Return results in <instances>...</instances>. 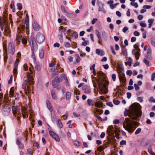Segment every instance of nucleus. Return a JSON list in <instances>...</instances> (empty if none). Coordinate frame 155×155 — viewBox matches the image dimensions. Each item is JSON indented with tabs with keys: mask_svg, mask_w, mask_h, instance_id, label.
<instances>
[{
	"mask_svg": "<svg viewBox=\"0 0 155 155\" xmlns=\"http://www.w3.org/2000/svg\"><path fill=\"white\" fill-rule=\"evenodd\" d=\"M49 133L50 135L56 141L59 142L60 141V139L59 137L54 132L51 130H50Z\"/></svg>",
	"mask_w": 155,
	"mask_h": 155,
	"instance_id": "6e6552de",
	"label": "nucleus"
},
{
	"mask_svg": "<svg viewBox=\"0 0 155 155\" xmlns=\"http://www.w3.org/2000/svg\"><path fill=\"white\" fill-rule=\"evenodd\" d=\"M22 37H18V36H17L16 38V43L17 44H18L20 43V42H21L22 40Z\"/></svg>",
	"mask_w": 155,
	"mask_h": 155,
	"instance_id": "393cba45",
	"label": "nucleus"
},
{
	"mask_svg": "<svg viewBox=\"0 0 155 155\" xmlns=\"http://www.w3.org/2000/svg\"><path fill=\"white\" fill-rule=\"evenodd\" d=\"M64 45L66 48H69L71 46L70 44L68 42L65 43Z\"/></svg>",
	"mask_w": 155,
	"mask_h": 155,
	"instance_id": "09e8293b",
	"label": "nucleus"
},
{
	"mask_svg": "<svg viewBox=\"0 0 155 155\" xmlns=\"http://www.w3.org/2000/svg\"><path fill=\"white\" fill-rule=\"evenodd\" d=\"M130 5L134 6L135 8H137L138 7V5L137 2H131L130 3Z\"/></svg>",
	"mask_w": 155,
	"mask_h": 155,
	"instance_id": "79ce46f5",
	"label": "nucleus"
},
{
	"mask_svg": "<svg viewBox=\"0 0 155 155\" xmlns=\"http://www.w3.org/2000/svg\"><path fill=\"white\" fill-rule=\"evenodd\" d=\"M120 144L121 145H125L126 144V141L125 140H122L121 142H120Z\"/></svg>",
	"mask_w": 155,
	"mask_h": 155,
	"instance_id": "864d4df0",
	"label": "nucleus"
},
{
	"mask_svg": "<svg viewBox=\"0 0 155 155\" xmlns=\"http://www.w3.org/2000/svg\"><path fill=\"white\" fill-rule=\"evenodd\" d=\"M114 103L116 105H118L119 104L120 101L118 100H113Z\"/></svg>",
	"mask_w": 155,
	"mask_h": 155,
	"instance_id": "6e6d98bb",
	"label": "nucleus"
},
{
	"mask_svg": "<svg viewBox=\"0 0 155 155\" xmlns=\"http://www.w3.org/2000/svg\"><path fill=\"white\" fill-rule=\"evenodd\" d=\"M33 146L35 147H36L38 148H39V144L38 142H35L33 144Z\"/></svg>",
	"mask_w": 155,
	"mask_h": 155,
	"instance_id": "bf43d9fd",
	"label": "nucleus"
},
{
	"mask_svg": "<svg viewBox=\"0 0 155 155\" xmlns=\"http://www.w3.org/2000/svg\"><path fill=\"white\" fill-rule=\"evenodd\" d=\"M107 147V145L105 146V147H104L102 146H100L97 148V149L98 151H101L105 148V147Z\"/></svg>",
	"mask_w": 155,
	"mask_h": 155,
	"instance_id": "e433bc0d",
	"label": "nucleus"
},
{
	"mask_svg": "<svg viewBox=\"0 0 155 155\" xmlns=\"http://www.w3.org/2000/svg\"><path fill=\"white\" fill-rule=\"evenodd\" d=\"M128 30V28L126 26L124 27L122 31L124 33H126V31H127Z\"/></svg>",
	"mask_w": 155,
	"mask_h": 155,
	"instance_id": "13d9d810",
	"label": "nucleus"
},
{
	"mask_svg": "<svg viewBox=\"0 0 155 155\" xmlns=\"http://www.w3.org/2000/svg\"><path fill=\"white\" fill-rule=\"evenodd\" d=\"M126 74L127 75L130 76L132 74V71L131 70H128L127 71Z\"/></svg>",
	"mask_w": 155,
	"mask_h": 155,
	"instance_id": "5fc2aeb1",
	"label": "nucleus"
},
{
	"mask_svg": "<svg viewBox=\"0 0 155 155\" xmlns=\"http://www.w3.org/2000/svg\"><path fill=\"white\" fill-rule=\"evenodd\" d=\"M103 103L101 102H97L95 103V106L99 108H101L102 106Z\"/></svg>",
	"mask_w": 155,
	"mask_h": 155,
	"instance_id": "a878e982",
	"label": "nucleus"
},
{
	"mask_svg": "<svg viewBox=\"0 0 155 155\" xmlns=\"http://www.w3.org/2000/svg\"><path fill=\"white\" fill-rule=\"evenodd\" d=\"M78 33L76 31L74 32L73 34L72 37L76 39L78 38Z\"/></svg>",
	"mask_w": 155,
	"mask_h": 155,
	"instance_id": "ea45409f",
	"label": "nucleus"
},
{
	"mask_svg": "<svg viewBox=\"0 0 155 155\" xmlns=\"http://www.w3.org/2000/svg\"><path fill=\"white\" fill-rule=\"evenodd\" d=\"M115 130L114 128L112 126H109L107 130V132L110 134H114V133L115 130Z\"/></svg>",
	"mask_w": 155,
	"mask_h": 155,
	"instance_id": "9b49d317",
	"label": "nucleus"
},
{
	"mask_svg": "<svg viewBox=\"0 0 155 155\" xmlns=\"http://www.w3.org/2000/svg\"><path fill=\"white\" fill-rule=\"evenodd\" d=\"M140 26L143 27H145L147 26L146 24L143 22H140Z\"/></svg>",
	"mask_w": 155,
	"mask_h": 155,
	"instance_id": "338daca9",
	"label": "nucleus"
},
{
	"mask_svg": "<svg viewBox=\"0 0 155 155\" xmlns=\"http://www.w3.org/2000/svg\"><path fill=\"white\" fill-rule=\"evenodd\" d=\"M17 5L18 10H20L22 9V6L21 3H18L17 4Z\"/></svg>",
	"mask_w": 155,
	"mask_h": 155,
	"instance_id": "37998d69",
	"label": "nucleus"
},
{
	"mask_svg": "<svg viewBox=\"0 0 155 155\" xmlns=\"http://www.w3.org/2000/svg\"><path fill=\"white\" fill-rule=\"evenodd\" d=\"M57 124L58 127L60 128H61L63 127L62 123L61 121L59 119H58V122L57 123Z\"/></svg>",
	"mask_w": 155,
	"mask_h": 155,
	"instance_id": "bb28decb",
	"label": "nucleus"
},
{
	"mask_svg": "<svg viewBox=\"0 0 155 155\" xmlns=\"http://www.w3.org/2000/svg\"><path fill=\"white\" fill-rule=\"evenodd\" d=\"M102 36L104 38V39H107V35L106 32L104 31H102Z\"/></svg>",
	"mask_w": 155,
	"mask_h": 155,
	"instance_id": "a19ab883",
	"label": "nucleus"
},
{
	"mask_svg": "<svg viewBox=\"0 0 155 155\" xmlns=\"http://www.w3.org/2000/svg\"><path fill=\"white\" fill-rule=\"evenodd\" d=\"M52 84L53 87L54 88L57 87L58 85V83H56V82H55V81H53V80L52 81Z\"/></svg>",
	"mask_w": 155,
	"mask_h": 155,
	"instance_id": "58836bf2",
	"label": "nucleus"
},
{
	"mask_svg": "<svg viewBox=\"0 0 155 155\" xmlns=\"http://www.w3.org/2000/svg\"><path fill=\"white\" fill-rule=\"evenodd\" d=\"M6 15H4L2 20L1 18L0 17V26L1 29L2 31L4 29V26H5V29L4 31V35L6 36H8L9 37L11 36V31L9 28L8 27V23L7 20Z\"/></svg>",
	"mask_w": 155,
	"mask_h": 155,
	"instance_id": "20e7f679",
	"label": "nucleus"
},
{
	"mask_svg": "<svg viewBox=\"0 0 155 155\" xmlns=\"http://www.w3.org/2000/svg\"><path fill=\"white\" fill-rule=\"evenodd\" d=\"M117 71V73L119 74V76L120 75H124L123 72V71L121 68L118 67Z\"/></svg>",
	"mask_w": 155,
	"mask_h": 155,
	"instance_id": "b1692460",
	"label": "nucleus"
},
{
	"mask_svg": "<svg viewBox=\"0 0 155 155\" xmlns=\"http://www.w3.org/2000/svg\"><path fill=\"white\" fill-rule=\"evenodd\" d=\"M87 101V104L89 105H93L95 103V102L94 101L90 99H88Z\"/></svg>",
	"mask_w": 155,
	"mask_h": 155,
	"instance_id": "c756f323",
	"label": "nucleus"
},
{
	"mask_svg": "<svg viewBox=\"0 0 155 155\" xmlns=\"http://www.w3.org/2000/svg\"><path fill=\"white\" fill-rule=\"evenodd\" d=\"M25 26V25H21L20 26L18 27V29L20 31H22L24 30Z\"/></svg>",
	"mask_w": 155,
	"mask_h": 155,
	"instance_id": "72a5a7b5",
	"label": "nucleus"
},
{
	"mask_svg": "<svg viewBox=\"0 0 155 155\" xmlns=\"http://www.w3.org/2000/svg\"><path fill=\"white\" fill-rule=\"evenodd\" d=\"M32 47H31V51H36L38 50V45L37 43L34 41L33 40L32 41Z\"/></svg>",
	"mask_w": 155,
	"mask_h": 155,
	"instance_id": "4468645a",
	"label": "nucleus"
},
{
	"mask_svg": "<svg viewBox=\"0 0 155 155\" xmlns=\"http://www.w3.org/2000/svg\"><path fill=\"white\" fill-rule=\"evenodd\" d=\"M141 131V129L140 128H138L136 130L135 134V135H137L140 133Z\"/></svg>",
	"mask_w": 155,
	"mask_h": 155,
	"instance_id": "49530a36",
	"label": "nucleus"
},
{
	"mask_svg": "<svg viewBox=\"0 0 155 155\" xmlns=\"http://www.w3.org/2000/svg\"><path fill=\"white\" fill-rule=\"evenodd\" d=\"M61 77H63L64 80H65V84L66 86H68L69 85L68 83V81L67 77L65 74H61Z\"/></svg>",
	"mask_w": 155,
	"mask_h": 155,
	"instance_id": "6ab92c4d",
	"label": "nucleus"
},
{
	"mask_svg": "<svg viewBox=\"0 0 155 155\" xmlns=\"http://www.w3.org/2000/svg\"><path fill=\"white\" fill-rule=\"evenodd\" d=\"M119 77L120 82L122 83L123 85H125L126 79L124 77V75H120L119 76Z\"/></svg>",
	"mask_w": 155,
	"mask_h": 155,
	"instance_id": "2eb2a0df",
	"label": "nucleus"
},
{
	"mask_svg": "<svg viewBox=\"0 0 155 155\" xmlns=\"http://www.w3.org/2000/svg\"><path fill=\"white\" fill-rule=\"evenodd\" d=\"M64 71V69H61L59 71L58 70L56 72H55L54 74L53 75H57L60 72H62Z\"/></svg>",
	"mask_w": 155,
	"mask_h": 155,
	"instance_id": "de8ad7c7",
	"label": "nucleus"
},
{
	"mask_svg": "<svg viewBox=\"0 0 155 155\" xmlns=\"http://www.w3.org/2000/svg\"><path fill=\"white\" fill-rule=\"evenodd\" d=\"M151 43L153 46L155 47V37H153L152 38Z\"/></svg>",
	"mask_w": 155,
	"mask_h": 155,
	"instance_id": "603ef678",
	"label": "nucleus"
},
{
	"mask_svg": "<svg viewBox=\"0 0 155 155\" xmlns=\"http://www.w3.org/2000/svg\"><path fill=\"white\" fill-rule=\"evenodd\" d=\"M141 107L139 104H133L131 105V108L129 113L124 112V115L127 116V115L132 120H138V118L142 115Z\"/></svg>",
	"mask_w": 155,
	"mask_h": 155,
	"instance_id": "f257e3e1",
	"label": "nucleus"
},
{
	"mask_svg": "<svg viewBox=\"0 0 155 155\" xmlns=\"http://www.w3.org/2000/svg\"><path fill=\"white\" fill-rule=\"evenodd\" d=\"M18 59H17L14 63V68L13 70L14 74L15 76H16L17 74L18 66Z\"/></svg>",
	"mask_w": 155,
	"mask_h": 155,
	"instance_id": "9d476101",
	"label": "nucleus"
},
{
	"mask_svg": "<svg viewBox=\"0 0 155 155\" xmlns=\"http://www.w3.org/2000/svg\"><path fill=\"white\" fill-rule=\"evenodd\" d=\"M22 140V139H19L18 138L16 139V143L19 146V147L21 149H23L24 148V145L22 143L21 141Z\"/></svg>",
	"mask_w": 155,
	"mask_h": 155,
	"instance_id": "f8f14e48",
	"label": "nucleus"
},
{
	"mask_svg": "<svg viewBox=\"0 0 155 155\" xmlns=\"http://www.w3.org/2000/svg\"><path fill=\"white\" fill-rule=\"evenodd\" d=\"M151 49L150 48H149L147 49V58L149 60H151L152 59L151 57Z\"/></svg>",
	"mask_w": 155,
	"mask_h": 155,
	"instance_id": "f3484780",
	"label": "nucleus"
},
{
	"mask_svg": "<svg viewBox=\"0 0 155 155\" xmlns=\"http://www.w3.org/2000/svg\"><path fill=\"white\" fill-rule=\"evenodd\" d=\"M44 49L41 48L40 49L39 51V56L41 59H42L44 58Z\"/></svg>",
	"mask_w": 155,
	"mask_h": 155,
	"instance_id": "a211bd4d",
	"label": "nucleus"
},
{
	"mask_svg": "<svg viewBox=\"0 0 155 155\" xmlns=\"http://www.w3.org/2000/svg\"><path fill=\"white\" fill-rule=\"evenodd\" d=\"M116 75L115 74H113L112 75V78L114 81L116 80Z\"/></svg>",
	"mask_w": 155,
	"mask_h": 155,
	"instance_id": "e2e57ef3",
	"label": "nucleus"
},
{
	"mask_svg": "<svg viewBox=\"0 0 155 155\" xmlns=\"http://www.w3.org/2000/svg\"><path fill=\"white\" fill-rule=\"evenodd\" d=\"M35 68L37 70L39 71L41 69V65L39 64L36 63L35 66Z\"/></svg>",
	"mask_w": 155,
	"mask_h": 155,
	"instance_id": "c9c22d12",
	"label": "nucleus"
},
{
	"mask_svg": "<svg viewBox=\"0 0 155 155\" xmlns=\"http://www.w3.org/2000/svg\"><path fill=\"white\" fill-rule=\"evenodd\" d=\"M148 152L150 153V155H155V153L152 151L151 147H150L148 150Z\"/></svg>",
	"mask_w": 155,
	"mask_h": 155,
	"instance_id": "2f4dec72",
	"label": "nucleus"
},
{
	"mask_svg": "<svg viewBox=\"0 0 155 155\" xmlns=\"http://www.w3.org/2000/svg\"><path fill=\"white\" fill-rule=\"evenodd\" d=\"M18 107L15 106H13L12 107V110L13 113L14 115H16V113H17V110H19Z\"/></svg>",
	"mask_w": 155,
	"mask_h": 155,
	"instance_id": "412c9836",
	"label": "nucleus"
},
{
	"mask_svg": "<svg viewBox=\"0 0 155 155\" xmlns=\"http://www.w3.org/2000/svg\"><path fill=\"white\" fill-rule=\"evenodd\" d=\"M33 149L30 148H28L27 150V154L28 155H32L33 153Z\"/></svg>",
	"mask_w": 155,
	"mask_h": 155,
	"instance_id": "7c9ffc66",
	"label": "nucleus"
},
{
	"mask_svg": "<svg viewBox=\"0 0 155 155\" xmlns=\"http://www.w3.org/2000/svg\"><path fill=\"white\" fill-rule=\"evenodd\" d=\"M97 21V18H93V19L91 21V23L92 24H94Z\"/></svg>",
	"mask_w": 155,
	"mask_h": 155,
	"instance_id": "680f3d73",
	"label": "nucleus"
},
{
	"mask_svg": "<svg viewBox=\"0 0 155 155\" xmlns=\"http://www.w3.org/2000/svg\"><path fill=\"white\" fill-rule=\"evenodd\" d=\"M104 3L102 4L101 5H99V7L98 11L99 12L102 11L104 13H105L106 12V11L104 7Z\"/></svg>",
	"mask_w": 155,
	"mask_h": 155,
	"instance_id": "aec40b11",
	"label": "nucleus"
},
{
	"mask_svg": "<svg viewBox=\"0 0 155 155\" xmlns=\"http://www.w3.org/2000/svg\"><path fill=\"white\" fill-rule=\"evenodd\" d=\"M14 93V87H12L10 89L9 93V95L10 97H12L13 96Z\"/></svg>",
	"mask_w": 155,
	"mask_h": 155,
	"instance_id": "c85d7f7f",
	"label": "nucleus"
},
{
	"mask_svg": "<svg viewBox=\"0 0 155 155\" xmlns=\"http://www.w3.org/2000/svg\"><path fill=\"white\" fill-rule=\"evenodd\" d=\"M28 81L25 80L22 84V88L24 90L25 94H27L28 92L30 91V85H32L34 83L32 81L33 78L32 76H31L29 73H28L27 74Z\"/></svg>",
	"mask_w": 155,
	"mask_h": 155,
	"instance_id": "39448f33",
	"label": "nucleus"
},
{
	"mask_svg": "<svg viewBox=\"0 0 155 155\" xmlns=\"http://www.w3.org/2000/svg\"><path fill=\"white\" fill-rule=\"evenodd\" d=\"M8 48L10 53L12 55L14 54L15 52V47L14 46H12V43L11 42H10L8 44Z\"/></svg>",
	"mask_w": 155,
	"mask_h": 155,
	"instance_id": "1a4fd4ad",
	"label": "nucleus"
},
{
	"mask_svg": "<svg viewBox=\"0 0 155 155\" xmlns=\"http://www.w3.org/2000/svg\"><path fill=\"white\" fill-rule=\"evenodd\" d=\"M24 112V111H23L22 113L23 117L25 118L28 117V115L27 114V112H26V113H25V112Z\"/></svg>",
	"mask_w": 155,
	"mask_h": 155,
	"instance_id": "4d7b16f0",
	"label": "nucleus"
},
{
	"mask_svg": "<svg viewBox=\"0 0 155 155\" xmlns=\"http://www.w3.org/2000/svg\"><path fill=\"white\" fill-rule=\"evenodd\" d=\"M98 79H96L98 83L99 89L104 94L107 93V89L106 85L105 83V75L101 71H99L97 73Z\"/></svg>",
	"mask_w": 155,
	"mask_h": 155,
	"instance_id": "f03ea898",
	"label": "nucleus"
},
{
	"mask_svg": "<svg viewBox=\"0 0 155 155\" xmlns=\"http://www.w3.org/2000/svg\"><path fill=\"white\" fill-rule=\"evenodd\" d=\"M114 133H115V136L116 137L117 139H120L121 138V137H119V134L118 133V132L117 130H115Z\"/></svg>",
	"mask_w": 155,
	"mask_h": 155,
	"instance_id": "473e14b6",
	"label": "nucleus"
},
{
	"mask_svg": "<svg viewBox=\"0 0 155 155\" xmlns=\"http://www.w3.org/2000/svg\"><path fill=\"white\" fill-rule=\"evenodd\" d=\"M155 78V73H153L151 75V80L152 81H154V78Z\"/></svg>",
	"mask_w": 155,
	"mask_h": 155,
	"instance_id": "774afa93",
	"label": "nucleus"
},
{
	"mask_svg": "<svg viewBox=\"0 0 155 155\" xmlns=\"http://www.w3.org/2000/svg\"><path fill=\"white\" fill-rule=\"evenodd\" d=\"M134 86L135 88V89L136 91H137L140 90V87L137 84H134Z\"/></svg>",
	"mask_w": 155,
	"mask_h": 155,
	"instance_id": "c03bdc74",
	"label": "nucleus"
},
{
	"mask_svg": "<svg viewBox=\"0 0 155 155\" xmlns=\"http://www.w3.org/2000/svg\"><path fill=\"white\" fill-rule=\"evenodd\" d=\"M149 101L151 102L155 103V99L153 98V97H151L149 99Z\"/></svg>",
	"mask_w": 155,
	"mask_h": 155,
	"instance_id": "69168bd1",
	"label": "nucleus"
},
{
	"mask_svg": "<svg viewBox=\"0 0 155 155\" xmlns=\"http://www.w3.org/2000/svg\"><path fill=\"white\" fill-rule=\"evenodd\" d=\"M51 96L52 98L54 100L57 99V97L55 95V91L54 89H52L51 92Z\"/></svg>",
	"mask_w": 155,
	"mask_h": 155,
	"instance_id": "cd10ccee",
	"label": "nucleus"
},
{
	"mask_svg": "<svg viewBox=\"0 0 155 155\" xmlns=\"http://www.w3.org/2000/svg\"><path fill=\"white\" fill-rule=\"evenodd\" d=\"M46 103L47 107L49 110L51 112H52L53 110V109L50 102L49 101L47 100L46 101Z\"/></svg>",
	"mask_w": 155,
	"mask_h": 155,
	"instance_id": "dca6fc26",
	"label": "nucleus"
},
{
	"mask_svg": "<svg viewBox=\"0 0 155 155\" xmlns=\"http://www.w3.org/2000/svg\"><path fill=\"white\" fill-rule=\"evenodd\" d=\"M139 43H137L136 44L134 45V49L133 50L132 53L133 54L135 55L136 58L137 60L139 59L140 56L139 51H140V49L139 48Z\"/></svg>",
	"mask_w": 155,
	"mask_h": 155,
	"instance_id": "423d86ee",
	"label": "nucleus"
},
{
	"mask_svg": "<svg viewBox=\"0 0 155 155\" xmlns=\"http://www.w3.org/2000/svg\"><path fill=\"white\" fill-rule=\"evenodd\" d=\"M73 143L74 145L77 147L79 146L81 144L80 142L77 140L74 141Z\"/></svg>",
	"mask_w": 155,
	"mask_h": 155,
	"instance_id": "4c0bfd02",
	"label": "nucleus"
},
{
	"mask_svg": "<svg viewBox=\"0 0 155 155\" xmlns=\"http://www.w3.org/2000/svg\"><path fill=\"white\" fill-rule=\"evenodd\" d=\"M71 96V93L69 92H67L66 94V99L67 100H68Z\"/></svg>",
	"mask_w": 155,
	"mask_h": 155,
	"instance_id": "f704fd0d",
	"label": "nucleus"
},
{
	"mask_svg": "<svg viewBox=\"0 0 155 155\" xmlns=\"http://www.w3.org/2000/svg\"><path fill=\"white\" fill-rule=\"evenodd\" d=\"M66 16L68 17L71 18H73L75 17L76 15L75 14L71 13H68V12L67 13H66Z\"/></svg>",
	"mask_w": 155,
	"mask_h": 155,
	"instance_id": "4be33fe9",
	"label": "nucleus"
},
{
	"mask_svg": "<svg viewBox=\"0 0 155 155\" xmlns=\"http://www.w3.org/2000/svg\"><path fill=\"white\" fill-rule=\"evenodd\" d=\"M110 48L112 54L114 55H115L116 54V52L114 50L113 47L111 46Z\"/></svg>",
	"mask_w": 155,
	"mask_h": 155,
	"instance_id": "3c124183",
	"label": "nucleus"
},
{
	"mask_svg": "<svg viewBox=\"0 0 155 155\" xmlns=\"http://www.w3.org/2000/svg\"><path fill=\"white\" fill-rule=\"evenodd\" d=\"M61 10L63 12L66 13H67L68 11L65 9V7L63 5H61Z\"/></svg>",
	"mask_w": 155,
	"mask_h": 155,
	"instance_id": "a18cd8bd",
	"label": "nucleus"
},
{
	"mask_svg": "<svg viewBox=\"0 0 155 155\" xmlns=\"http://www.w3.org/2000/svg\"><path fill=\"white\" fill-rule=\"evenodd\" d=\"M122 54L124 56H126L127 54V52L125 50V49H122Z\"/></svg>",
	"mask_w": 155,
	"mask_h": 155,
	"instance_id": "8fccbe9b",
	"label": "nucleus"
},
{
	"mask_svg": "<svg viewBox=\"0 0 155 155\" xmlns=\"http://www.w3.org/2000/svg\"><path fill=\"white\" fill-rule=\"evenodd\" d=\"M34 29L36 31H38L40 28V26L38 24L36 21H34L32 25Z\"/></svg>",
	"mask_w": 155,
	"mask_h": 155,
	"instance_id": "ddd939ff",
	"label": "nucleus"
},
{
	"mask_svg": "<svg viewBox=\"0 0 155 155\" xmlns=\"http://www.w3.org/2000/svg\"><path fill=\"white\" fill-rule=\"evenodd\" d=\"M132 123L134 126L137 125L139 123L135 121H130L128 118H125L124 120V123H123V127L125 129L130 133H132L134 130V128L133 127Z\"/></svg>",
	"mask_w": 155,
	"mask_h": 155,
	"instance_id": "7ed1b4c3",
	"label": "nucleus"
},
{
	"mask_svg": "<svg viewBox=\"0 0 155 155\" xmlns=\"http://www.w3.org/2000/svg\"><path fill=\"white\" fill-rule=\"evenodd\" d=\"M125 64L126 65H128L129 66H130L131 64V62L130 61H127V62H125Z\"/></svg>",
	"mask_w": 155,
	"mask_h": 155,
	"instance_id": "052dcab7",
	"label": "nucleus"
},
{
	"mask_svg": "<svg viewBox=\"0 0 155 155\" xmlns=\"http://www.w3.org/2000/svg\"><path fill=\"white\" fill-rule=\"evenodd\" d=\"M96 53L98 55L103 56L104 55V52L102 50H100L98 49H97L96 50Z\"/></svg>",
	"mask_w": 155,
	"mask_h": 155,
	"instance_id": "5701e85b",
	"label": "nucleus"
},
{
	"mask_svg": "<svg viewBox=\"0 0 155 155\" xmlns=\"http://www.w3.org/2000/svg\"><path fill=\"white\" fill-rule=\"evenodd\" d=\"M15 7L14 6V1H12L10 5V7L11 8H13Z\"/></svg>",
	"mask_w": 155,
	"mask_h": 155,
	"instance_id": "0e129e2a",
	"label": "nucleus"
},
{
	"mask_svg": "<svg viewBox=\"0 0 155 155\" xmlns=\"http://www.w3.org/2000/svg\"><path fill=\"white\" fill-rule=\"evenodd\" d=\"M36 39L37 42L39 44L43 43L45 40V37L42 33L38 32L36 36Z\"/></svg>",
	"mask_w": 155,
	"mask_h": 155,
	"instance_id": "0eeeda50",
	"label": "nucleus"
}]
</instances>
